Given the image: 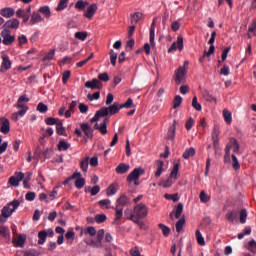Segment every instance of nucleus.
<instances>
[{"label":"nucleus","instance_id":"nucleus-1","mask_svg":"<svg viewBox=\"0 0 256 256\" xmlns=\"http://www.w3.org/2000/svg\"><path fill=\"white\" fill-rule=\"evenodd\" d=\"M19 205H21V202L14 199L12 202L4 206L1 210L0 223H6L7 219H9V217H11L13 213L19 209Z\"/></svg>","mask_w":256,"mask_h":256},{"label":"nucleus","instance_id":"nucleus-2","mask_svg":"<svg viewBox=\"0 0 256 256\" xmlns=\"http://www.w3.org/2000/svg\"><path fill=\"white\" fill-rule=\"evenodd\" d=\"M129 203V197L127 195L122 194L119 198L116 200V206L113 207L116 211L115 221L121 220L123 217V207H125Z\"/></svg>","mask_w":256,"mask_h":256},{"label":"nucleus","instance_id":"nucleus-3","mask_svg":"<svg viewBox=\"0 0 256 256\" xmlns=\"http://www.w3.org/2000/svg\"><path fill=\"white\" fill-rule=\"evenodd\" d=\"M149 214V209L143 203L137 204L134 206V211L130 213V215H135L136 219H145Z\"/></svg>","mask_w":256,"mask_h":256},{"label":"nucleus","instance_id":"nucleus-4","mask_svg":"<svg viewBox=\"0 0 256 256\" xmlns=\"http://www.w3.org/2000/svg\"><path fill=\"white\" fill-rule=\"evenodd\" d=\"M145 174V170H143V168H135L128 176H127V181L128 183H133L134 181V185H139V177L141 175Z\"/></svg>","mask_w":256,"mask_h":256},{"label":"nucleus","instance_id":"nucleus-5","mask_svg":"<svg viewBox=\"0 0 256 256\" xmlns=\"http://www.w3.org/2000/svg\"><path fill=\"white\" fill-rule=\"evenodd\" d=\"M177 173H179V163L174 164L173 169L170 173V177L167 179V181L163 182L164 189H168L173 185V179H177Z\"/></svg>","mask_w":256,"mask_h":256},{"label":"nucleus","instance_id":"nucleus-6","mask_svg":"<svg viewBox=\"0 0 256 256\" xmlns=\"http://www.w3.org/2000/svg\"><path fill=\"white\" fill-rule=\"evenodd\" d=\"M1 37L3 45H13L15 43V36H12L9 30H2Z\"/></svg>","mask_w":256,"mask_h":256},{"label":"nucleus","instance_id":"nucleus-7","mask_svg":"<svg viewBox=\"0 0 256 256\" xmlns=\"http://www.w3.org/2000/svg\"><path fill=\"white\" fill-rule=\"evenodd\" d=\"M185 73H187V70H185V67H182V66H180L177 70H175L174 81L176 85H181L185 77Z\"/></svg>","mask_w":256,"mask_h":256},{"label":"nucleus","instance_id":"nucleus-8","mask_svg":"<svg viewBox=\"0 0 256 256\" xmlns=\"http://www.w3.org/2000/svg\"><path fill=\"white\" fill-rule=\"evenodd\" d=\"M11 69V60L7 54L2 55V63L0 66V73H7Z\"/></svg>","mask_w":256,"mask_h":256},{"label":"nucleus","instance_id":"nucleus-9","mask_svg":"<svg viewBox=\"0 0 256 256\" xmlns=\"http://www.w3.org/2000/svg\"><path fill=\"white\" fill-rule=\"evenodd\" d=\"M20 22L17 18L8 20L3 26V31H9V29H19Z\"/></svg>","mask_w":256,"mask_h":256},{"label":"nucleus","instance_id":"nucleus-10","mask_svg":"<svg viewBox=\"0 0 256 256\" xmlns=\"http://www.w3.org/2000/svg\"><path fill=\"white\" fill-rule=\"evenodd\" d=\"M85 87L94 91V89H103V83H101V81H99L97 78H94L91 81H87L85 83Z\"/></svg>","mask_w":256,"mask_h":256},{"label":"nucleus","instance_id":"nucleus-11","mask_svg":"<svg viewBox=\"0 0 256 256\" xmlns=\"http://www.w3.org/2000/svg\"><path fill=\"white\" fill-rule=\"evenodd\" d=\"M183 51V36H178L177 42L172 43L168 49V53H173V51Z\"/></svg>","mask_w":256,"mask_h":256},{"label":"nucleus","instance_id":"nucleus-12","mask_svg":"<svg viewBox=\"0 0 256 256\" xmlns=\"http://www.w3.org/2000/svg\"><path fill=\"white\" fill-rule=\"evenodd\" d=\"M80 129L84 133L86 139H93V128L90 127L87 123H81Z\"/></svg>","mask_w":256,"mask_h":256},{"label":"nucleus","instance_id":"nucleus-13","mask_svg":"<svg viewBox=\"0 0 256 256\" xmlns=\"http://www.w3.org/2000/svg\"><path fill=\"white\" fill-rule=\"evenodd\" d=\"M0 121H1V123H0V131L4 135H7V133H9V131H11V126L9 124V119L1 118Z\"/></svg>","mask_w":256,"mask_h":256},{"label":"nucleus","instance_id":"nucleus-14","mask_svg":"<svg viewBox=\"0 0 256 256\" xmlns=\"http://www.w3.org/2000/svg\"><path fill=\"white\" fill-rule=\"evenodd\" d=\"M95 13H97V4H91L84 13V17L86 19H93Z\"/></svg>","mask_w":256,"mask_h":256},{"label":"nucleus","instance_id":"nucleus-15","mask_svg":"<svg viewBox=\"0 0 256 256\" xmlns=\"http://www.w3.org/2000/svg\"><path fill=\"white\" fill-rule=\"evenodd\" d=\"M215 37H217V32L213 31L208 41V44L210 45L208 55H213V53H215Z\"/></svg>","mask_w":256,"mask_h":256},{"label":"nucleus","instance_id":"nucleus-16","mask_svg":"<svg viewBox=\"0 0 256 256\" xmlns=\"http://www.w3.org/2000/svg\"><path fill=\"white\" fill-rule=\"evenodd\" d=\"M0 15H2V17H5L6 19H11V17L15 15V10L11 7H6L0 11Z\"/></svg>","mask_w":256,"mask_h":256},{"label":"nucleus","instance_id":"nucleus-17","mask_svg":"<svg viewBox=\"0 0 256 256\" xmlns=\"http://www.w3.org/2000/svg\"><path fill=\"white\" fill-rule=\"evenodd\" d=\"M44 19L41 17V14L34 12L31 15V19L29 21V25H37V23H43Z\"/></svg>","mask_w":256,"mask_h":256},{"label":"nucleus","instance_id":"nucleus-18","mask_svg":"<svg viewBox=\"0 0 256 256\" xmlns=\"http://www.w3.org/2000/svg\"><path fill=\"white\" fill-rule=\"evenodd\" d=\"M0 237L6 239V241H11V232L7 226H0Z\"/></svg>","mask_w":256,"mask_h":256},{"label":"nucleus","instance_id":"nucleus-19","mask_svg":"<svg viewBox=\"0 0 256 256\" xmlns=\"http://www.w3.org/2000/svg\"><path fill=\"white\" fill-rule=\"evenodd\" d=\"M127 219L133 221V223L138 225L140 229H145V222L141 221V218L135 217V214H130L129 216H127Z\"/></svg>","mask_w":256,"mask_h":256},{"label":"nucleus","instance_id":"nucleus-20","mask_svg":"<svg viewBox=\"0 0 256 256\" xmlns=\"http://www.w3.org/2000/svg\"><path fill=\"white\" fill-rule=\"evenodd\" d=\"M129 169H131V166H129V164L120 163L116 167V173H118V175H124V173H127Z\"/></svg>","mask_w":256,"mask_h":256},{"label":"nucleus","instance_id":"nucleus-21","mask_svg":"<svg viewBox=\"0 0 256 256\" xmlns=\"http://www.w3.org/2000/svg\"><path fill=\"white\" fill-rule=\"evenodd\" d=\"M121 109V104H119L118 102H114V104L108 107V113L109 115H116V113H119Z\"/></svg>","mask_w":256,"mask_h":256},{"label":"nucleus","instance_id":"nucleus-22","mask_svg":"<svg viewBox=\"0 0 256 256\" xmlns=\"http://www.w3.org/2000/svg\"><path fill=\"white\" fill-rule=\"evenodd\" d=\"M27 238H25L23 235H19L18 238H14L12 243L14 247H24L25 241Z\"/></svg>","mask_w":256,"mask_h":256},{"label":"nucleus","instance_id":"nucleus-23","mask_svg":"<svg viewBox=\"0 0 256 256\" xmlns=\"http://www.w3.org/2000/svg\"><path fill=\"white\" fill-rule=\"evenodd\" d=\"M177 125V121L174 120L173 125L169 127L168 129V133H167V139H169L170 141H174L175 140V131H176V126Z\"/></svg>","mask_w":256,"mask_h":256},{"label":"nucleus","instance_id":"nucleus-24","mask_svg":"<svg viewBox=\"0 0 256 256\" xmlns=\"http://www.w3.org/2000/svg\"><path fill=\"white\" fill-rule=\"evenodd\" d=\"M237 217H239V212H237V210L230 211L226 214V219L230 223H235V221H237Z\"/></svg>","mask_w":256,"mask_h":256},{"label":"nucleus","instance_id":"nucleus-25","mask_svg":"<svg viewBox=\"0 0 256 256\" xmlns=\"http://www.w3.org/2000/svg\"><path fill=\"white\" fill-rule=\"evenodd\" d=\"M65 237L68 245H73V242L75 241V232L73 231V229L68 230L65 234Z\"/></svg>","mask_w":256,"mask_h":256},{"label":"nucleus","instance_id":"nucleus-26","mask_svg":"<svg viewBox=\"0 0 256 256\" xmlns=\"http://www.w3.org/2000/svg\"><path fill=\"white\" fill-rule=\"evenodd\" d=\"M38 245H45V241H47V230H41L38 233Z\"/></svg>","mask_w":256,"mask_h":256},{"label":"nucleus","instance_id":"nucleus-27","mask_svg":"<svg viewBox=\"0 0 256 256\" xmlns=\"http://www.w3.org/2000/svg\"><path fill=\"white\" fill-rule=\"evenodd\" d=\"M56 133H57V135H63L64 137H67V130L63 126V122H58L57 123Z\"/></svg>","mask_w":256,"mask_h":256},{"label":"nucleus","instance_id":"nucleus-28","mask_svg":"<svg viewBox=\"0 0 256 256\" xmlns=\"http://www.w3.org/2000/svg\"><path fill=\"white\" fill-rule=\"evenodd\" d=\"M163 165H165V163L161 160H158L156 162L157 170L155 172V177L157 178L161 177V173H163Z\"/></svg>","mask_w":256,"mask_h":256},{"label":"nucleus","instance_id":"nucleus-29","mask_svg":"<svg viewBox=\"0 0 256 256\" xmlns=\"http://www.w3.org/2000/svg\"><path fill=\"white\" fill-rule=\"evenodd\" d=\"M39 13L44 15V17H46V19H49V17H51V9L49 8V6L40 7L39 8Z\"/></svg>","mask_w":256,"mask_h":256},{"label":"nucleus","instance_id":"nucleus-30","mask_svg":"<svg viewBox=\"0 0 256 256\" xmlns=\"http://www.w3.org/2000/svg\"><path fill=\"white\" fill-rule=\"evenodd\" d=\"M107 123H109V118H105L100 124L98 131H100L102 135H107Z\"/></svg>","mask_w":256,"mask_h":256},{"label":"nucleus","instance_id":"nucleus-31","mask_svg":"<svg viewBox=\"0 0 256 256\" xmlns=\"http://www.w3.org/2000/svg\"><path fill=\"white\" fill-rule=\"evenodd\" d=\"M116 193H117V184H111L106 190V194L108 197H111Z\"/></svg>","mask_w":256,"mask_h":256},{"label":"nucleus","instance_id":"nucleus-32","mask_svg":"<svg viewBox=\"0 0 256 256\" xmlns=\"http://www.w3.org/2000/svg\"><path fill=\"white\" fill-rule=\"evenodd\" d=\"M71 147V144L67 143L65 140H60L58 143V151H67Z\"/></svg>","mask_w":256,"mask_h":256},{"label":"nucleus","instance_id":"nucleus-33","mask_svg":"<svg viewBox=\"0 0 256 256\" xmlns=\"http://www.w3.org/2000/svg\"><path fill=\"white\" fill-rule=\"evenodd\" d=\"M155 44V21L150 26V45Z\"/></svg>","mask_w":256,"mask_h":256},{"label":"nucleus","instance_id":"nucleus-34","mask_svg":"<svg viewBox=\"0 0 256 256\" xmlns=\"http://www.w3.org/2000/svg\"><path fill=\"white\" fill-rule=\"evenodd\" d=\"M230 148H233L234 153H239V142H237V139L230 138Z\"/></svg>","mask_w":256,"mask_h":256},{"label":"nucleus","instance_id":"nucleus-35","mask_svg":"<svg viewBox=\"0 0 256 256\" xmlns=\"http://www.w3.org/2000/svg\"><path fill=\"white\" fill-rule=\"evenodd\" d=\"M87 99L88 101H99L101 99V92L96 91L94 94H88Z\"/></svg>","mask_w":256,"mask_h":256},{"label":"nucleus","instance_id":"nucleus-36","mask_svg":"<svg viewBox=\"0 0 256 256\" xmlns=\"http://www.w3.org/2000/svg\"><path fill=\"white\" fill-rule=\"evenodd\" d=\"M232 167L234 171H239V169H241V165L239 164V160L235 154H232Z\"/></svg>","mask_w":256,"mask_h":256},{"label":"nucleus","instance_id":"nucleus-37","mask_svg":"<svg viewBox=\"0 0 256 256\" xmlns=\"http://www.w3.org/2000/svg\"><path fill=\"white\" fill-rule=\"evenodd\" d=\"M86 5H89V2H85L83 0H78L75 4V9H78L79 11H85Z\"/></svg>","mask_w":256,"mask_h":256},{"label":"nucleus","instance_id":"nucleus-38","mask_svg":"<svg viewBox=\"0 0 256 256\" xmlns=\"http://www.w3.org/2000/svg\"><path fill=\"white\" fill-rule=\"evenodd\" d=\"M194 155H195V148H189L185 150L182 157L184 159H189L190 157H194Z\"/></svg>","mask_w":256,"mask_h":256},{"label":"nucleus","instance_id":"nucleus-39","mask_svg":"<svg viewBox=\"0 0 256 256\" xmlns=\"http://www.w3.org/2000/svg\"><path fill=\"white\" fill-rule=\"evenodd\" d=\"M23 103H29V98H27L25 95H22L18 98L16 107H25Z\"/></svg>","mask_w":256,"mask_h":256},{"label":"nucleus","instance_id":"nucleus-40","mask_svg":"<svg viewBox=\"0 0 256 256\" xmlns=\"http://www.w3.org/2000/svg\"><path fill=\"white\" fill-rule=\"evenodd\" d=\"M158 227L161 229L164 237H169L171 233V229L169 227H167L165 224H159Z\"/></svg>","mask_w":256,"mask_h":256},{"label":"nucleus","instance_id":"nucleus-41","mask_svg":"<svg viewBox=\"0 0 256 256\" xmlns=\"http://www.w3.org/2000/svg\"><path fill=\"white\" fill-rule=\"evenodd\" d=\"M109 55L110 63L113 67H115V65H117V53L114 50H110Z\"/></svg>","mask_w":256,"mask_h":256},{"label":"nucleus","instance_id":"nucleus-42","mask_svg":"<svg viewBox=\"0 0 256 256\" xmlns=\"http://www.w3.org/2000/svg\"><path fill=\"white\" fill-rule=\"evenodd\" d=\"M80 168L84 173H87V169H89V157H86L84 160L80 163Z\"/></svg>","mask_w":256,"mask_h":256},{"label":"nucleus","instance_id":"nucleus-43","mask_svg":"<svg viewBox=\"0 0 256 256\" xmlns=\"http://www.w3.org/2000/svg\"><path fill=\"white\" fill-rule=\"evenodd\" d=\"M143 18V13L141 12H135L133 15H132V21L131 23H139V21H141V19Z\"/></svg>","mask_w":256,"mask_h":256},{"label":"nucleus","instance_id":"nucleus-44","mask_svg":"<svg viewBox=\"0 0 256 256\" xmlns=\"http://www.w3.org/2000/svg\"><path fill=\"white\" fill-rule=\"evenodd\" d=\"M90 247H95L96 249H101L103 247V241L101 240H91L90 243H87Z\"/></svg>","mask_w":256,"mask_h":256},{"label":"nucleus","instance_id":"nucleus-45","mask_svg":"<svg viewBox=\"0 0 256 256\" xmlns=\"http://www.w3.org/2000/svg\"><path fill=\"white\" fill-rule=\"evenodd\" d=\"M185 225V218H181L176 222V231L181 233L183 231V226Z\"/></svg>","mask_w":256,"mask_h":256},{"label":"nucleus","instance_id":"nucleus-46","mask_svg":"<svg viewBox=\"0 0 256 256\" xmlns=\"http://www.w3.org/2000/svg\"><path fill=\"white\" fill-rule=\"evenodd\" d=\"M223 117H224V121L228 124H231V121H233L231 112H229L228 110H223Z\"/></svg>","mask_w":256,"mask_h":256},{"label":"nucleus","instance_id":"nucleus-47","mask_svg":"<svg viewBox=\"0 0 256 256\" xmlns=\"http://www.w3.org/2000/svg\"><path fill=\"white\" fill-rule=\"evenodd\" d=\"M240 223L242 225H245L247 223V210L246 209H242L240 211Z\"/></svg>","mask_w":256,"mask_h":256},{"label":"nucleus","instance_id":"nucleus-48","mask_svg":"<svg viewBox=\"0 0 256 256\" xmlns=\"http://www.w3.org/2000/svg\"><path fill=\"white\" fill-rule=\"evenodd\" d=\"M67 3H69V0H60L56 11H63L64 9H67Z\"/></svg>","mask_w":256,"mask_h":256},{"label":"nucleus","instance_id":"nucleus-49","mask_svg":"<svg viewBox=\"0 0 256 256\" xmlns=\"http://www.w3.org/2000/svg\"><path fill=\"white\" fill-rule=\"evenodd\" d=\"M196 239L198 245H205V238H203V235L201 234V231L196 230Z\"/></svg>","mask_w":256,"mask_h":256},{"label":"nucleus","instance_id":"nucleus-50","mask_svg":"<svg viewBox=\"0 0 256 256\" xmlns=\"http://www.w3.org/2000/svg\"><path fill=\"white\" fill-rule=\"evenodd\" d=\"M76 189H83L85 187V178H77L75 181Z\"/></svg>","mask_w":256,"mask_h":256},{"label":"nucleus","instance_id":"nucleus-51","mask_svg":"<svg viewBox=\"0 0 256 256\" xmlns=\"http://www.w3.org/2000/svg\"><path fill=\"white\" fill-rule=\"evenodd\" d=\"M181 103H183V98L180 95L175 96L173 101L174 109H177V107H180Z\"/></svg>","mask_w":256,"mask_h":256},{"label":"nucleus","instance_id":"nucleus-52","mask_svg":"<svg viewBox=\"0 0 256 256\" xmlns=\"http://www.w3.org/2000/svg\"><path fill=\"white\" fill-rule=\"evenodd\" d=\"M164 197L168 199V201H174V203L179 201V194H165Z\"/></svg>","mask_w":256,"mask_h":256},{"label":"nucleus","instance_id":"nucleus-53","mask_svg":"<svg viewBox=\"0 0 256 256\" xmlns=\"http://www.w3.org/2000/svg\"><path fill=\"white\" fill-rule=\"evenodd\" d=\"M182 213H183V203H178L176 207L175 218L180 219Z\"/></svg>","mask_w":256,"mask_h":256},{"label":"nucleus","instance_id":"nucleus-54","mask_svg":"<svg viewBox=\"0 0 256 256\" xmlns=\"http://www.w3.org/2000/svg\"><path fill=\"white\" fill-rule=\"evenodd\" d=\"M99 207L102 209L106 207V209H109V205H111V200L109 199H102L98 202Z\"/></svg>","mask_w":256,"mask_h":256},{"label":"nucleus","instance_id":"nucleus-55","mask_svg":"<svg viewBox=\"0 0 256 256\" xmlns=\"http://www.w3.org/2000/svg\"><path fill=\"white\" fill-rule=\"evenodd\" d=\"M133 107V100L128 98L124 104H120V109H131Z\"/></svg>","mask_w":256,"mask_h":256},{"label":"nucleus","instance_id":"nucleus-56","mask_svg":"<svg viewBox=\"0 0 256 256\" xmlns=\"http://www.w3.org/2000/svg\"><path fill=\"white\" fill-rule=\"evenodd\" d=\"M250 233H251V227L250 226H246L243 229V232L238 234V239L241 240V239H243L245 237V235H249Z\"/></svg>","mask_w":256,"mask_h":256},{"label":"nucleus","instance_id":"nucleus-57","mask_svg":"<svg viewBox=\"0 0 256 256\" xmlns=\"http://www.w3.org/2000/svg\"><path fill=\"white\" fill-rule=\"evenodd\" d=\"M192 107L196 111H201V109H202L201 104L197 100V96H194L193 99H192Z\"/></svg>","mask_w":256,"mask_h":256},{"label":"nucleus","instance_id":"nucleus-58","mask_svg":"<svg viewBox=\"0 0 256 256\" xmlns=\"http://www.w3.org/2000/svg\"><path fill=\"white\" fill-rule=\"evenodd\" d=\"M36 109H37V111H39V113H47L49 108L43 102H40V103H38Z\"/></svg>","mask_w":256,"mask_h":256},{"label":"nucleus","instance_id":"nucleus-59","mask_svg":"<svg viewBox=\"0 0 256 256\" xmlns=\"http://www.w3.org/2000/svg\"><path fill=\"white\" fill-rule=\"evenodd\" d=\"M199 197H200L201 203H208V201H210L211 199L209 195L205 193V191H201Z\"/></svg>","mask_w":256,"mask_h":256},{"label":"nucleus","instance_id":"nucleus-60","mask_svg":"<svg viewBox=\"0 0 256 256\" xmlns=\"http://www.w3.org/2000/svg\"><path fill=\"white\" fill-rule=\"evenodd\" d=\"M193 125H195V119H193V117H190L185 123V127L187 131H191V129L193 128Z\"/></svg>","mask_w":256,"mask_h":256},{"label":"nucleus","instance_id":"nucleus-61","mask_svg":"<svg viewBox=\"0 0 256 256\" xmlns=\"http://www.w3.org/2000/svg\"><path fill=\"white\" fill-rule=\"evenodd\" d=\"M96 223H105L107 221V215L105 214H98L95 216Z\"/></svg>","mask_w":256,"mask_h":256},{"label":"nucleus","instance_id":"nucleus-62","mask_svg":"<svg viewBox=\"0 0 256 256\" xmlns=\"http://www.w3.org/2000/svg\"><path fill=\"white\" fill-rule=\"evenodd\" d=\"M100 117H107L109 115V108L103 107L96 112Z\"/></svg>","mask_w":256,"mask_h":256},{"label":"nucleus","instance_id":"nucleus-63","mask_svg":"<svg viewBox=\"0 0 256 256\" xmlns=\"http://www.w3.org/2000/svg\"><path fill=\"white\" fill-rule=\"evenodd\" d=\"M75 38L79 39V41H85L87 39V32H76Z\"/></svg>","mask_w":256,"mask_h":256},{"label":"nucleus","instance_id":"nucleus-64","mask_svg":"<svg viewBox=\"0 0 256 256\" xmlns=\"http://www.w3.org/2000/svg\"><path fill=\"white\" fill-rule=\"evenodd\" d=\"M248 251H251V253H256V242L255 240H251L249 243H248V247H247Z\"/></svg>","mask_w":256,"mask_h":256}]
</instances>
